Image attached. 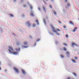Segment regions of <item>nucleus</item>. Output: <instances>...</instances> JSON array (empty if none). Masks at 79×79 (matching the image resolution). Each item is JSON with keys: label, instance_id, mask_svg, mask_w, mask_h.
<instances>
[{"label": "nucleus", "instance_id": "1", "mask_svg": "<svg viewBox=\"0 0 79 79\" xmlns=\"http://www.w3.org/2000/svg\"><path fill=\"white\" fill-rule=\"evenodd\" d=\"M9 51L10 53H11V54H13V55H18V52H13L14 51V50L13 49V48L12 47H11L9 46Z\"/></svg>", "mask_w": 79, "mask_h": 79}, {"label": "nucleus", "instance_id": "2", "mask_svg": "<svg viewBox=\"0 0 79 79\" xmlns=\"http://www.w3.org/2000/svg\"><path fill=\"white\" fill-rule=\"evenodd\" d=\"M14 71H15L16 72V73H19V70L18 68L16 67H14Z\"/></svg>", "mask_w": 79, "mask_h": 79}, {"label": "nucleus", "instance_id": "3", "mask_svg": "<svg viewBox=\"0 0 79 79\" xmlns=\"http://www.w3.org/2000/svg\"><path fill=\"white\" fill-rule=\"evenodd\" d=\"M51 27H52V30L53 31V32H57V31H56L55 30V28L54 27H53L52 26H51Z\"/></svg>", "mask_w": 79, "mask_h": 79}, {"label": "nucleus", "instance_id": "4", "mask_svg": "<svg viewBox=\"0 0 79 79\" xmlns=\"http://www.w3.org/2000/svg\"><path fill=\"white\" fill-rule=\"evenodd\" d=\"M27 24H28V27H30L31 26V23H29V22L28 21L27 22Z\"/></svg>", "mask_w": 79, "mask_h": 79}, {"label": "nucleus", "instance_id": "5", "mask_svg": "<svg viewBox=\"0 0 79 79\" xmlns=\"http://www.w3.org/2000/svg\"><path fill=\"white\" fill-rule=\"evenodd\" d=\"M22 73L23 74H26V72H25V71H24V70H22Z\"/></svg>", "mask_w": 79, "mask_h": 79}, {"label": "nucleus", "instance_id": "6", "mask_svg": "<svg viewBox=\"0 0 79 79\" xmlns=\"http://www.w3.org/2000/svg\"><path fill=\"white\" fill-rule=\"evenodd\" d=\"M70 23L72 24V25H73V26H74V24L73 22L72 21H70Z\"/></svg>", "mask_w": 79, "mask_h": 79}, {"label": "nucleus", "instance_id": "7", "mask_svg": "<svg viewBox=\"0 0 79 79\" xmlns=\"http://www.w3.org/2000/svg\"><path fill=\"white\" fill-rule=\"evenodd\" d=\"M77 27L75 28L74 30H73V32H76V30H77Z\"/></svg>", "mask_w": 79, "mask_h": 79}, {"label": "nucleus", "instance_id": "8", "mask_svg": "<svg viewBox=\"0 0 79 79\" xmlns=\"http://www.w3.org/2000/svg\"><path fill=\"white\" fill-rule=\"evenodd\" d=\"M72 45H73V46H74V45H75L76 46H77V45L75 43H72Z\"/></svg>", "mask_w": 79, "mask_h": 79}, {"label": "nucleus", "instance_id": "9", "mask_svg": "<svg viewBox=\"0 0 79 79\" xmlns=\"http://www.w3.org/2000/svg\"><path fill=\"white\" fill-rule=\"evenodd\" d=\"M27 44V42L26 41H25L24 42V45H26Z\"/></svg>", "mask_w": 79, "mask_h": 79}, {"label": "nucleus", "instance_id": "10", "mask_svg": "<svg viewBox=\"0 0 79 79\" xmlns=\"http://www.w3.org/2000/svg\"><path fill=\"white\" fill-rule=\"evenodd\" d=\"M15 50L17 51H20V48H19L18 49L17 48L15 49Z\"/></svg>", "mask_w": 79, "mask_h": 79}, {"label": "nucleus", "instance_id": "11", "mask_svg": "<svg viewBox=\"0 0 79 79\" xmlns=\"http://www.w3.org/2000/svg\"><path fill=\"white\" fill-rule=\"evenodd\" d=\"M36 22L37 23L38 25H39V21H38V20H36Z\"/></svg>", "mask_w": 79, "mask_h": 79}, {"label": "nucleus", "instance_id": "12", "mask_svg": "<svg viewBox=\"0 0 79 79\" xmlns=\"http://www.w3.org/2000/svg\"><path fill=\"white\" fill-rule=\"evenodd\" d=\"M43 10L45 11H46V10H45V7L44 6H43Z\"/></svg>", "mask_w": 79, "mask_h": 79}, {"label": "nucleus", "instance_id": "13", "mask_svg": "<svg viewBox=\"0 0 79 79\" xmlns=\"http://www.w3.org/2000/svg\"><path fill=\"white\" fill-rule=\"evenodd\" d=\"M60 56L62 58H64V56L62 55H60Z\"/></svg>", "mask_w": 79, "mask_h": 79}, {"label": "nucleus", "instance_id": "14", "mask_svg": "<svg viewBox=\"0 0 79 79\" xmlns=\"http://www.w3.org/2000/svg\"><path fill=\"white\" fill-rule=\"evenodd\" d=\"M67 5H68V7H69V6H71V4L69 3H68L67 4Z\"/></svg>", "mask_w": 79, "mask_h": 79}, {"label": "nucleus", "instance_id": "15", "mask_svg": "<svg viewBox=\"0 0 79 79\" xmlns=\"http://www.w3.org/2000/svg\"><path fill=\"white\" fill-rule=\"evenodd\" d=\"M73 74L76 77L77 76V75H76V74L75 73H73Z\"/></svg>", "mask_w": 79, "mask_h": 79}, {"label": "nucleus", "instance_id": "16", "mask_svg": "<svg viewBox=\"0 0 79 79\" xmlns=\"http://www.w3.org/2000/svg\"><path fill=\"white\" fill-rule=\"evenodd\" d=\"M19 44L20 43L19 42H17L16 43V44L17 45H19Z\"/></svg>", "mask_w": 79, "mask_h": 79}, {"label": "nucleus", "instance_id": "17", "mask_svg": "<svg viewBox=\"0 0 79 79\" xmlns=\"http://www.w3.org/2000/svg\"><path fill=\"white\" fill-rule=\"evenodd\" d=\"M63 50L64 51H67V50H66V49L65 48H63Z\"/></svg>", "mask_w": 79, "mask_h": 79}, {"label": "nucleus", "instance_id": "18", "mask_svg": "<svg viewBox=\"0 0 79 79\" xmlns=\"http://www.w3.org/2000/svg\"><path fill=\"white\" fill-rule=\"evenodd\" d=\"M72 61L73 62V63H76V61L74 60H72Z\"/></svg>", "mask_w": 79, "mask_h": 79}, {"label": "nucleus", "instance_id": "19", "mask_svg": "<svg viewBox=\"0 0 79 79\" xmlns=\"http://www.w3.org/2000/svg\"><path fill=\"white\" fill-rule=\"evenodd\" d=\"M33 27H35V24H33Z\"/></svg>", "mask_w": 79, "mask_h": 79}, {"label": "nucleus", "instance_id": "20", "mask_svg": "<svg viewBox=\"0 0 79 79\" xmlns=\"http://www.w3.org/2000/svg\"><path fill=\"white\" fill-rule=\"evenodd\" d=\"M10 16H11V17H13V16H14L12 14L10 15Z\"/></svg>", "mask_w": 79, "mask_h": 79}, {"label": "nucleus", "instance_id": "21", "mask_svg": "<svg viewBox=\"0 0 79 79\" xmlns=\"http://www.w3.org/2000/svg\"><path fill=\"white\" fill-rule=\"evenodd\" d=\"M31 16H34V15L32 13H31Z\"/></svg>", "mask_w": 79, "mask_h": 79}, {"label": "nucleus", "instance_id": "22", "mask_svg": "<svg viewBox=\"0 0 79 79\" xmlns=\"http://www.w3.org/2000/svg\"><path fill=\"white\" fill-rule=\"evenodd\" d=\"M54 14H55L56 15V12H55V11H54Z\"/></svg>", "mask_w": 79, "mask_h": 79}, {"label": "nucleus", "instance_id": "23", "mask_svg": "<svg viewBox=\"0 0 79 79\" xmlns=\"http://www.w3.org/2000/svg\"><path fill=\"white\" fill-rule=\"evenodd\" d=\"M23 47L24 48H27L28 47V46H23Z\"/></svg>", "mask_w": 79, "mask_h": 79}, {"label": "nucleus", "instance_id": "24", "mask_svg": "<svg viewBox=\"0 0 79 79\" xmlns=\"http://www.w3.org/2000/svg\"><path fill=\"white\" fill-rule=\"evenodd\" d=\"M30 8L31 10H32V9L33 8L32 6H30Z\"/></svg>", "mask_w": 79, "mask_h": 79}, {"label": "nucleus", "instance_id": "25", "mask_svg": "<svg viewBox=\"0 0 79 79\" xmlns=\"http://www.w3.org/2000/svg\"><path fill=\"white\" fill-rule=\"evenodd\" d=\"M56 31H60V30L59 29H57Z\"/></svg>", "mask_w": 79, "mask_h": 79}, {"label": "nucleus", "instance_id": "26", "mask_svg": "<svg viewBox=\"0 0 79 79\" xmlns=\"http://www.w3.org/2000/svg\"><path fill=\"white\" fill-rule=\"evenodd\" d=\"M63 45H65V46H67V44H64Z\"/></svg>", "mask_w": 79, "mask_h": 79}, {"label": "nucleus", "instance_id": "27", "mask_svg": "<svg viewBox=\"0 0 79 79\" xmlns=\"http://www.w3.org/2000/svg\"><path fill=\"white\" fill-rule=\"evenodd\" d=\"M75 58V60H77V57H76Z\"/></svg>", "mask_w": 79, "mask_h": 79}, {"label": "nucleus", "instance_id": "28", "mask_svg": "<svg viewBox=\"0 0 79 79\" xmlns=\"http://www.w3.org/2000/svg\"><path fill=\"white\" fill-rule=\"evenodd\" d=\"M66 37H67V38L68 37V35H66Z\"/></svg>", "mask_w": 79, "mask_h": 79}, {"label": "nucleus", "instance_id": "29", "mask_svg": "<svg viewBox=\"0 0 79 79\" xmlns=\"http://www.w3.org/2000/svg\"><path fill=\"white\" fill-rule=\"evenodd\" d=\"M67 54H69V52H67Z\"/></svg>", "mask_w": 79, "mask_h": 79}, {"label": "nucleus", "instance_id": "30", "mask_svg": "<svg viewBox=\"0 0 79 79\" xmlns=\"http://www.w3.org/2000/svg\"><path fill=\"white\" fill-rule=\"evenodd\" d=\"M56 34H57V35H60V34L58 33H57Z\"/></svg>", "mask_w": 79, "mask_h": 79}, {"label": "nucleus", "instance_id": "31", "mask_svg": "<svg viewBox=\"0 0 79 79\" xmlns=\"http://www.w3.org/2000/svg\"><path fill=\"white\" fill-rule=\"evenodd\" d=\"M39 40H40V39H38V40H37V42H38V41H39Z\"/></svg>", "mask_w": 79, "mask_h": 79}, {"label": "nucleus", "instance_id": "32", "mask_svg": "<svg viewBox=\"0 0 79 79\" xmlns=\"http://www.w3.org/2000/svg\"><path fill=\"white\" fill-rule=\"evenodd\" d=\"M65 2H68V0H65Z\"/></svg>", "mask_w": 79, "mask_h": 79}, {"label": "nucleus", "instance_id": "33", "mask_svg": "<svg viewBox=\"0 0 79 79\" xmlns=\"http://www.w3.org/2000/svg\"><path fill=\"white\" fill-rule=\"evenodd\" d=\"M63 27H64V28H66V26H63Z\"/></svg>", "mask_w": 79, "mask_h": 79}, {"label": "nucleus", "instance_id": "34", "mask_svg": "<svg viewBox=\"0 0 79 79\" xmlns=\"http://www.w3.org/2000/svg\"><path fill=\"white\" fill-rule=\"evenodd\" d=\"M50 8H52V6H51V5H50Z\"/></svg>", "mask_w": 79, "mask_h": 79}, {"label": "nucleus", "instance_id": "35", "mask_svg": "<svg viewBox=\"0 0 79 79\" xmlns=\"http://www.w3.org/2000/svg\"><path fill=\"white\" fill-rule=\"evenodd\" d=\"M59 23H61V22L60 21H58Z\"/></svg>", "mask_w": 79, "mask_h": 79}, {"label": "nucleus", "instance_id": "36", "mask_svg": "<svg viewBox=\"0 0 79 79\" xmlns=\"http://www.w3.org/2000/svg\"><path fill=\"white\" fill-rule=\"evenodd\" d=\"M24 7H26V6L25 5H24Z\"/></svg>", "mask_w": 79, "mask_h": 79}, {"label": "nucleus", "instance_id": "37", "mask_svg": "<svg viewBox=\"0 0 79 79\" xmlns=\"http://www.w3.org/2000/svg\"><path fill=\"white\" fill-rule=\"evenodd\" d=\"M67 79H70V77H68L67 78Z\"/></svg>", "mask_w": 79, "mask_h": 79}, {"label": "nucleus", "instance_id": "38", "mask_svg": "<svg viewBox=\"0 0 79 79\" xmlns=\"http://www.w3.org/2000/svg\"><path fill=\"white\" fill-rule=\"evenodd\" d=\"M39 10H40V8H39Z\"/></svg>", "mask_w": 79, "mask_h": 79}, {"label": "nucleus", "instance_id": "39", "mask_svg": "<svg viewBox=\"0 0 79 79\" xmlns=\"http://www.w3.org/2000/svg\"><path fill=\"white\" fill-rule=\"evenodd\" d=\"M14 2H15L16 0H14Z\"/></svg>", "mask_w": 79, "mask_h": 79}, {"label": "nucleus", "instance_id": "40", "mask_svg": "<svg viewBox=\"0 0 79 79\" xmlns=\"http://www.w3.org/2000/svg\"><path fill=\"white\" fill-rule=\"evenodd\" d=\"M0 70H1V67H0Z\"/></svg>", "mask_w": 79, "mask_h": 79}, {"label": "nucleus", "instance_id": "41", "mask_svg": "<svg viewBox=\"0 0 79 79\" xmlns=\"http://www.w3.org/2000/svg\"><path fill=\"white\" fill-rule=\"evenodd\" d=\"M1 64V62L0 61V65Z\"/></svg>", "mask_w": 79, "mask_h": 79}, {"label": "nucleus", "instance_id": "42", "mask_svg": "<svg viewBox=\"0 0 79 79\" xmlns=\"http://www.w3.org/2000/svg\"><path fill=\"white\" fill-rule=\"evenodd\" d=\"M48 1V0H47V1Z\"/></svg>", "mask_w": 79, "mask_h": 79}]
</instances>
